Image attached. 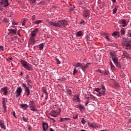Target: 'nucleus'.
<instances>
[{
	"instance_id": "1",
	"label": "nucleus",
	"mask_w": 131,
	"mask_h": 131,
	"mask_svg": "<svg viewBox=\"0 0 131 131\" xmlns=\"http://www.w3.org/2000/svg\"><path fill=\"white\" fill-rule=\"evenodd\" d=\"M49 25H52L54 27H60L63 28V27H66L68 24V21L65 19L59 20L57 23H54L53 21H49L48 23Z\"/></svg>"
},
{
	"instance_id": "2",
	"label": "nucleus",
	"mask_w": 131,
	"mask_h": 131,
	"mask_svg": "<svg viewBox=\"0 0 131 131\" xmlns=\"http://www.w3.org/2000/svg\"><path fill=\"white\" fill-rule=\"evenodd\" d=\"M94 91L97 92L96 95L98 97H101V96H105L106 88L104 85H102L101 88H95Z\"/></svg>"
},
{
	"instance_id": "3",
	"label": "nucleus",
	"mask_w": 131,
	"mask_h": 131,
	"mask_svg": "<svg viewBox=\"0 0 131 131\" xmlns=\"http://www.w3.org/2000/svg\"><path fill=\"white\" fill-rule=\"evenodd\" d=\"M38 33V29L36 28L34 29L30 35V39L29 41L31 42V43H35V36H36V34Z\"/></svg>"
},
{
	"instance_id": "4",
	"label": "nucleus",
	"mask_w": 131,
	"mask_h": 131,
	"mask_svg": "<svg viewBox=\"0 0 131 131\" xmlns=\"http://www.w3.org/2000/svg\"><path fill=\"white\" fill-rule=\"evenodd\" d=\"M61 108L57 107L56 110H52L51 113H50L49 115L52 117H57L58 115H60V113H61Z\"/></svg>"
},
{
	"instance_id": "5",
	"label": "nucleus",
	"mask_w": 131,
	"mask_h": 131,
	"mask_svg": "<svg viewBox=\"0 0 131 131\" xmlns=\"http://www.w3.org/2000/svg\"><path fill=\"white\" fill-rule=\"evenodd\" d=\"M22 88L21 86L18 87L15 92V95L16 98H18L21 96V94H22Z\"/></svg>"
},
{
	"instance_id": "6",
	"label": "nucleus",
	"mask_w": 131,
	"mask_h": 131,
	"mask_svg": "<svg viewBox=\"0 0 131 131\" xmlns=\"http://www.w3.org/2000/svg\"><path fill=\"white\" fill-rule=\"evenodd\" d=\"M8 34L9 35H17V29H9L8 30Z\"/></svg>"
},
{
	"instance_id": "7",
	"label": "nucleus",
	"mask_w": 131,
	"mask_h": 131,
	"mask_svg": "<svg viewBox=\"0 0 131 131\" xmlns=\"http://www.w3.org/2000/svg\"><path fill=\"white\" fill-rule=\"evenodd\" d=\"M7 102H8V98H3L2 105L4 111H7Z\"/></svg>"
},
{
	"instance_id": "8",
	"label": "nucleus",
	"mask_w": 131,
	"mask_h": 131,
	"mask_svg": "<svg viewBox=\"0 0 131 131\" xmlns=\"http://www.w3.org/2000/svg\"><path fill=\"white\" fill-rule=\"evenodd\" d=\"M1 2L3 8H7L10 5L8 0H1Z\"/></svg>"
},
{
	"instance_id": "9",
	"label": "nucleus",
	"mask_w": 131,
	"mask_h": 131,
	"mask_svg": "<svg viewBox=\"0 0 131 131\" xmlns=\"http://www.w3.org/2000/svg\"><path fill=\"white\" fill-rule=\"evenodd\" d=\"M91 64H92V63H91V62H88L84 66H82L81 68L82 71H83V72H85V70H86V69L89 68V67H90V66Z\"/></svg>"
},
{
	"instance_id": "10",
	"label": "nucleus",
	"mask_w": 131,
	"mask_h": 131,
	"mask_svg": "<svg viewBox=\"0 0 131 131\" xmlns=\"http://www.w3.org/2000/svg\"><path fill=\"white\" fill-rule=\"evenodd\" d=\"M82 16L84 17V18H88V17L90 16V11H89V10H84L83 12Z\"/></svg>"
},
{
	"instance_id": "11",
	"label": "nucleus",
	"mask_w": 131,
	"mask_h": 131,
	"mask_svg": "<svg viewBox=\"0 0 131 131\" xmlns=\"http://www.w3.org/2000/svg\"><path fill=\"white\" fill-rule=\"evenodd\" d=\"M42 128L43 130L46 131L48 130V128H49V124L48 123H42Z\"/></svg>"
},
{
	"instance_id": "12",
	"label": "nucleus",
	"mask_w": 131,
	"mask_h": 131,
	"mask_svg": "<svg viewBox=\"0 0 131 131\" xmlns=\"http://www.w3.org/2000/svg\"><path fill=\"white\" fill-rule=\"evenodd\" d=\"M25 93L27 97H29V96H30V89H29V87L25 89Z\"/></svg>"
},
{
	"instance_id": "13",
	"label": "nucleus",
	"mask_w": 131,
	"mask_h": 131,
	"mask_svg": "<svg viewBox=\"0 0 131 131\" xmlns=\"http://www.w3.org/2000/svg\"><path fill=\"white\" fill-rule=\"evenodd\" d=\"M88 126L89 127H92V128H95V127H97V123H88Z\"/></svg>"
},
{
	"instance_id": "14",
	"label": "nucleus",
	"mask_w": 131,
	"mask_h": 131,
	"mask_svg": "<svg viewBox=\"0 0 131 131\" xmlns=\"http://www.w3.org/2000/svg\"><path fill=\"white\" fill-rule=\"evenodd\" d=\"M1 91H2V92L4 93L3 95H4V96H6L7 94H8V87H4L1 89Z\"/></svg>"
},
{
	"instance_id": "15",
	"label": "nucleus",
	"mask_w": 131,
	"mask_h": 131,
	"mask_svg": "<svg viewBox=\"0 0 131 131\" xmlns=\"http://www.w3.org/2000/svg\"><path fill=\"white\" fill-rule=\"evenodd\" d=\"M0 127L5 130L7 129V126H6V125L2 120H0Z\"/></svg>"
},
{
	"instance_id": "16",
	"label": "nucleus",
	"mask_w": 131,
	"mask_h": 131,
	"mask_svg": "<svg viewBox=\"0 0 131 131\" xmlns=\"http://www.w3.org/2000/svg\"><path fill=\"white\" fill-rule=\"evenodd\" d=\"M121 41L124 46H125V45H126L128 42V40H127V39L125 37H123L121 39Z\"/></svg>"
},
{
	"instance_id": "17",
	"label": "nucleus",
	"mask_w": 131,
	"mask_h": 131,
	"mask_svg": "<svg viewBox=\"0 0 131 131\" xmlns=\"http://www.w3.org/2000/svg\"><path fill=\"white\" fill-rule=\"evenodd\" d=\"M69 120H71L69 118H60V122H64L65 121H68Z\"/></svg>"
},
{
	"instance_id": "18",
	"label": "nucleus",
	"mask_w": 131,
	"mask_h": 131,
	"mask_svg": "<svg viewBox=\"0 0 131 131\" xmlns=\"http://www.w3.org/2000/svg\"><path fill=\"white\" fill-rule=\"evenodd\" d=\"M30 110L33 111V112H37V109L35 107V105L31 106L30 107Z\"/></svg>"
},
{
	"instance_id": "19",
	"label": "nucleus",
	"mask_w": 131,
	"mask_h": 131,
	"mask_svg": "<svg viewBox=\"0 0 131 131\" xmlns=\"http://www.w3.org/2000/svg\"><path fill=\"white\" fill-rule=\"evenodd\" d=\"M110 55L111 56V57H112V59H113V58L116 57V54H115V52H114V51L110 52Z\"/></svg>"
},
{
	"instance_id": "20",
	"label": "nucleus",
	"mask_w": 131,
	"mask_h": 131,
	"mask_svg": "<svg viewBox=\"0 0 131 131\" xmlns=\"http://www.w3.org/2000/svg\"><path fill=\"white\" fill-rule=\"evenodd\" d=\"M28 104H29V105H28V107H29V108H30L32 106H34V105H35V103H34V101H33L32 100H30Z\"/></svg>"
},
{
	"instance_id": "21",
	"label": "nucleus",
	"mask_w": 131,
	"mask_h": 131,
	"mask_svg": "<svg viewBox=\"0 0 131 131\" xmlns=\"http://www.w3.org/2000/svg\"><path fill=\"white\" fill-rule=\"evenodd\" d=\"M20 107L23 108L24 110H27L28 108V105H27V104H20Z\"/></svg>"
},
{
	"instance_id": "22",
	"label": "nucleus",
	"mask_w": 131,
	"mask_h": 131,
	"mask_svg": "<svg viewBox=\"0 0 131 131\" xmlns=\"http://www.w3.org/2000/svg\"><path fill=\"white\" fill-rule=\"evenodd\" d=\"M121 24H122V27H125L127 24H126V21H125V19H122L120 21Z\"/></svg>"
},
{
	"instance_id": "23",
	"label": "nucleus",
	"mask_w": 131,
	"mask_h": 131,
	"mask_svg": "<svg viewBox=\"0 0 131 131\" xmlns=\"http://www.w3.org/2000/svg\"><path fill=\"white\" fill-rule=\"evenodd\" d=\"M20 63L22 65V66L23 67H25L26 66H27L28 63V62H27V61L24 60H20Z\"/></svg>"
},
{
	"instance_id": "24",
	"label": "nucleus",
	"mask_w": 131,
	"mask_h": 131,
	"mask_svg": "<svg viewBox=\"0 0 131 131\" xmlns=\"http://www.w3.org/2000/svg\"><path fill=\"white\" fill-rule=\"evenodd\" d=\"M24 68L28 71H30V70H31V67H30V64L29 63H28L25 67H24Z\"/></svg>"
},
{
	"instance_id": "25",
	"label": "nucleus",
	"mask_w": 131,
	"mask_h": 131,
	"mask_svg": "<svg viewBox=\"0 0 131 131\" xmlns=\"http://www.w3.org/2000/svg\"><path fill=\"white\" fill-rule=\"evenodd\" d=\"M77 107L79 109V110H80V111H81L83 109H84V106L81 104H78Z\"/></svg>"
},
{
	"instance_id": "26",
	"label": "nucleus",
	"mask_w": 131,
	"mask_h": 131,
	"mask_svg": "<svg viewBox=\"0 0 131 131\" xmlns=\"http://www.w3.org/2000/svg\"><path fill=\"white\" fill-rule=\"evenodd\" d=\"M110 65L111 66V70H112V71H113V70H115V66H114V65H113L112 61H110Z\"/></svg>"
},
{
	"instance_id": "27",
	"label": "nucleus",
	"mask_w": 131,
	"mask_h": 131,
	"mask_svg": "<svg viewBox=\"0 0 131 131\" xmlns=\"http://www.w3.org/2000/svg\"><path fill=\"white\" fill-rule=\"evenodd\" d=\"M113 36H114L115 37H117L119 36V32H115L112 33Z\"/></svg>"
},
{
	"instance_id": "28",
	"label": "nucleus",
	"mask_w": 131,
	"mask_h": 131,
	"mask_svg": "<svg viewBox=\"0 0 131 131\" xmlns=\"http://www.w3.org/2000/svg\"><path fill=\"white\" fill-rule=\"evenodd\" d=\"M41 23H42V20H37L34 22V24H35V25H38V24H40Z\"/></svg>"
},
{
	"instance_id": "29",
	"label": "nucleus",
	"mask_w": 131,
	"mask_h": 131,
	"mask_svg": "<svg viewBox=\"0 0 131 131\" xmlns=\"http://www.w3.org/2000/svg\"><path fill=\"white\" fill-rule=\"evenodd\" d=\"M74 101L75 102H80V99H79V96L78 95H77L74 98Z\"/></svg>"
},
{
	"instance_id": "30",
	"label": "nucleus",
	"mask_w": 131,
	"mask_h": 131,
	"mask_svg": "<svg viewBox=\"0 0 131 131\" xmlns=\"http://www.w3.org/2000/svg\"><path fill=\"white\" fill-rule=\"evenodd\" d=\"M42 91L43 92V93H45L47 97H48V91L47 90V88L45 87L42 88Z\"/></svg>"
},
{
	"instance_id": "31",
	"label": "nucleus",
	"mask_w": 131,
	"mask_h": 131,
	"mask_svg": "<svg viewBox=\"0 0 131 131\" xmlns=\"http://www.w3.org/2000/svg\"><path fill=\"white\" fill-rule=\"evenodd\" d=\"M82 66V64L80 62H77L75 64V68L77 67H81Z\"/></svg>"
},
{
	"instance_id": "32",
	"label": "nucleus",
	"mask_w": 131,
	"mask_h": 131,
	"mask_svg": "<svg viewBox=\"0 0 131 131\" xmlns=\"http://www.w3.org/2000/svg\"><path fill=\"white\" fill-rule=\"evenodd\" d=\"M112 60H113L114 64H116V63L118 62V58H117L116 57L113 58Z\"/></svg>"
},
{
	"instance_id": "33",
	"label": "nucleus",
	"mask_w": 131,
	"mask_h": 131,
	"mask_svg": "<svg viewBox=\"0 0 131 131\" xmlns=\"http://www.w3.org/2000/svg\"><path fill=\"white\" fill-rule=\"evenodd\" d=\"M124 46H125L126 49H127L128 50H130V49H131V45L128 43V42L127 43H126V45H125Z\"/></svg>"
},
{
	"instance_id": "34",
	"label": "nucleus",
	"mask_w": 131,
	"mask_h": 131,
	"mask_svg": "<svg viewBox=\"0 0 131 131\" xmlns=\"http://www.w3.org/2000/svg\"><path fill=\"white\" fill-rule=\"evenodd\" d=\"M78 73V70L76 69V68H74L73 74V75H75V74H77Z\"/></svg>"
},
{
	"instance_id": "35",
	"label": "nucleus",
	"mask_w": 131,
	"mask_h": 131,
	"mask_svg": "<svg viewBox=\"0 0 131 131\" xmlns=\"http://www.w3.org/2000/svg\"><path fill=\"white\" fill-rule=\"evenodd\" d=\"M67 94L68 95H72V91H71V90L68 89H67Z\"/></svg>"
},
{
	"instance_id": "36",
	"label": "nucleus",
	"mask_w": 131,
	"mask_h": 131,
	"mask_svg": "<svg viewBox=\"0 0 131 131\" xmlns=\"http://www.w3.org/2000/svg\"><path fill=\"white\" fill-rule=\"evenodd\" d=\"M117 68H121V64H120V62H118L115 64Z\"/></svg>"
},
{
	"instance_id": "37",
	"label": "nucleus",
	"mask_w": 131,
	"mask_h": 131,
	"mask_svg": "<svg viewBox=\"0 0 131 131\" xmlns=\"http://www.w3.org/2000/svg\"><path fill=\"white\" fill-rule=\"evenodd\" d=\"M103 74L104 75H109V74H110V73L108 70H105L103 72Z\"/></svg>"
},
{
	"instance_id": "38",
	"label": "nucleus",
	"mask_w": 131,
	"mask_h": 131,
	"mask_svg": "<svg viewBox=\"0 0 131 131\" xmlns=\"http://www.w3.org/2000/svg\"><path fill=\"white\" fill-rule=\"evenodd\" d=\"M78 118V114H74L73 115V119H77Z\"/></svg>"
},
{
	"instance_id": "39",
	"label": "nucleus",
	"mask_w": 131,
	"mask_h": 131,
	"mask_svg": "<svg viewBox=\"0 0 131 131\" xmlns=\"http://www.w3.org/2000/svg\"><path fill=\"white\" fill-rule=\"evenodd\" d=\"M118 8V7H117V6H115V8L113 10V14H115V13H116V12H117Z\"/></svg>"
},
{
	"instance_id": "40",
	"label": "nucleus",
	"mask_w": 131,
	"mask_h": 131,
	"mask_svg": "<svg viewBox=\"0 0 131 131\" xmlns=\"http://www.w3.org/2000/svg\"><path fill=\"white\" fill-rule=\"evenodd\" d=\"M82 35V32L81 31H78L77 32V36H81Z\"/></svg>"
},
{
	"instance_id": "41",
	"label": "nucleus",
	"mask_w": 131,
	"mask_h": 131,
	"mask_svg": "<svg viewBox=\"0 0 131 131\" xmlns=\"http://www.w3.org/2000/svg\"><path fill=\"white\" fill-rule=\"evenodd\" d=\"M39 50H41L43 49V43H42L39 45Z\"/></svg>"
},
{
	"instance_id": "42",
	"label": "nucleus",
	"mask_w": 131,
	"mask_h": 131,
	"mask_svg": "<svg viewBox=\"0 0 131 131\" xmlns=\"http://www.w3.org/2000/svg\"><path fill=\"white\" fill-rule=\"evenodd\" d=\"M21 85L23 88H24L25 89H27V88H29L26 86V83H22Z\"/></svg>"
},
{
	"instance_id": "43",
	"label": "nucleus",
	"mask_w": 131,
	"mask_h": 131,
	"mask_svg": "<svg viewBox=\"0 0 131 131\" xmlns=\"http://www.w3.org/2000/svg\"><path fill=\"white\" fill-rule=\"evenodd\" d=\"M49 119H50L51 120H52L53 123H55L56 122V120H55V119L53 118H51L50 117H48Z\"/></svg>"
},
{
	"instance_id": "44",
	"label": "nucleus",
	"mask_w": 131,
	"mask_h": 131,
	"mask_svg": "<svg viewBox=\"0 0 131 131\" xmlns=\"http://www.w3.org/2000/svg\"><path fill=\"white\" fill-rule=\"evenodd\" d=\"M96 99V97L93 95H90V100H95Z\"/></svg>"
},
{
	"instance_id": "45",
	"label": "nucleus",
	"mask_w": 131,
	"mask_h": 131,
	"mask_svg": "<svg viewBox=\"0 0 131 131\" xmlns=\"http://www.w3.org/2000/svg\"><path fill=\"white\" fill-rule=\"evenodd\" d=\"M121 34H125V31L124 30V29H123V28L121 29Z\"/></svg>"
},
{
	"instance_id": "46",
	"label": "nucleus",
	"mask_w": 131,
	"mask_h": 131,
	"mask_svg": "<svg viewBox=\"0 0 131 131\" xmlns=\"http://www.w3.org/2000/svg\"><path fill=\"white\" fill-rule=\"evenodd\" d=\"M81 122L82 124H85V122H86V121H85L84 118H83L81 121Z\"/></svg>"
},
{
	"instance_id": "47",
	"label": "nucleus",
	"mask_w": 131,
	"mask_h": 131,
	"mask_svg": "<svg viewBox=\"0 0 131 131\" xmlns=\"http://www.w3.org/2000/svg\"><path fill=\"white\" fill-rule=\"evenodd\" d=\"M3 10H4V8H3V6H2V2L0 1V11H1V12H2Z\"/></svg>"
},
{
	"instance_id": "48",
	"label": "nucleus",
	"mask_w": 131,
	"mask_h": 131,
	"mask_svg": "<svg viewBox=\"0 0 131 131\" xmlns=\"http://www.w3.org/2000/svg\"><path fill=\"white\" fill-rule=\"evenodd\" d=\"M105 38L108 41H110V39L109 38V36L108 35V34L105 35Z\"/></svg>"
},
{
	"instance_id": "49",
	"label": "nucleus",
	"mask_w": 131,
	"mask_h": 131,
	"mask_svg": "<svg viewBox=\"0 0 131 131\" xmlns=\"http://www.w3.org/2000/svg\"><path fill=\"white\" fill-rule=\"evenodd\" d=\"M23 119L25 122H27L28 121V119L23 117Z\"/></svg>"
},
{
	"instance_id": "50",
	"label": "nucleus",
	"mask_w": 131,
	"mask_h": 131,
	"mask_svg": "<svg viewBox=\"0 0 131 131\" xmlns=\"http://www.w3.org/2000/svg\"><path fill=\"white\" fill-rule=\"evenodd\" d=\"M53 109H54L53 110H57V108H59V106L55 105H53Z\"/></svg>"
},
{
	"instance_id": "51",
	"label": "nucleus",
	"mask_w": 131,
	"mask_h": 131,
	"mask_svg": "<svg viewBox=\"0 0 131 131\" xmlns=\"http://www.w3.org/2000/svg\"><path fill=\"white\" fill-rule=\"evenodd\" d=\"M80 24H81V25H85V21L84 20H82L80 23Z\"/></svg>"
},
{
	"instance_id": "52",
	"label": "nucleus",
	"mask_w": 131,
	"mask_h": 131,
	"mask_svg": "<svg viewBox=\"0 0 131 131\" xmlns=\"http://www.w3.org/2000/svg\"><path fill=\"white\" fill-rule=\"evenodd\" d=\"M12 114L14 116V117H15V118H17V116H16V113L15 112V111H13L12 113Z\"/></svg>"
},
{
	"instance_id": "53",
	"label": "nucleus",
	"mask_w": 131,
	"mask_h": 131,
	"mask_svg": "<svg viewBox=\"0 0 131 131\" xmlns=\"http://www.w3.org/2000/svg\"><path fill=\"white\" fill-rule=\"evenodd\" d=\"M56 61L57 64H61V61L59 60L58 58H56Z\"/></svg>"
},
{
	"instance_id": "54",
	"label": "nucleus",
	"mask_w": 131,
	"mask_h": 131,
	"mask_svg": "<svg viewBox=\"0 0 131 131\" xmlns=\"http://www.w3.org/2000/svg\"><path fill=\"white\" fill-rule=\"evenodd\" d=\"M3 21L5 22V23H8V18H4Z\"/></svg>"
},
{
	"instance_id": "55",
	"label": "nucleus",
	"mask_w": 131,
	"mask_h": 131,
	"mask_svg": "<svg viewBox=\"0 0 131 131\" xmlns=\"http://www.w3.org/2000/svg\"><path fill=\"white\" fill-rule=\"evenodd\" d=\"M25 79L26 80H28V79H29V76L28 75H26L25 77Z\"/></svg>"
},
{
	"instance_id": "56",
	"label": "nucleus",
	"mask_w": 131,
	"mask_h": 131,
	"mask_svg": "<svg viewBox=\"0 0 131 131\" xmlns=\"http://www.w3.org/2000/svg\"><path fill=\"white\" fill-rule=\"evenodd\" d=\"M26 81H27V83L28 82V83H31V82H32L30 80V79H28V80H26Z\"/></svg>"
},
{
	"instance_id": "57",
	"label": "nucleus",
	"mask_w": 131,
	"mask_h": 131,
	"mask_svg": "<svg viewBox=\"0 0 131 131\" xmlns=\"http://www.w3.org/2000/svg\"><path fill=\"white\" fill-rule=\"evenodd\" d=\"M29 1L32 3V4H34V3H35V2L36 1V0H29Z\"/></svg>"
},
{
	"instance_id": "58",
	"label": "nucleus",
	"mask_w": 131,
	"mask_h": 131,
	"mask_svg": "<svg viewBox=\"0 0 131 131\" xmlns=\"http://www.w3.org/2000/svg\"><path fill=\"white\" fill-rule=\"evenodd\" d=\"M12 25H17V24L14 21V20H12Z\"/></svg>"
},
{
	"instance_id": "59",
	"label": "nucleus",
	"mask_w": 131,
	"mask_h": 131,
	"mask_svg": "<svg viewBox=\"0 0 131 131\" xmlns=\"http://www.w3.org/2000/svg\"><path fill=\"white\" fill-rule=\"evenodd\" d=\"M85 98L86 99H87L88 100H90V95H89V96L85 95Z\"/></svg>"
},
{
	"instance_id": "60",
	"label": "nucleus",
	"mask_w": 131,
	"mask_h": 131,
	"mask_svg": "<svg viewBox=\"0 0 131 131\" xmlns=\"http://www.w3.org/2000/svg\"><path fill=\"white\" fill-rule=\"evenodd\" d=\"M90 37H91L90 36H88L86 38L87 40H89V41H91V40Z\"/></svg>"
},
{
	"instance_id": "61",
	"label": "nucleus",
	"mask_w": 131,
	"mask_h": 131,
	"mask_svg": "<svg viewBox=\"0 0 131 131\" xmlns=\"http://www.w3.org/2000/svg\"><path fill=\"white\" fill-rule=\"evenodd\" d=\"M0 50H1V51H4V47L3 46H0Z\"/></svg>"
},
{
	"instance_id": "62",
	"label": "nucleus",
	"mask_w": 131,
	"mask_h": 131,
	"mask_svg": "<svg viewBox=\"0 0 131 131\" xmlns=\"http://www.w3.org/2000/svg\"><path fill=\"white\" fill-rule=\"evenodd\" d=\"M32 20H35V15H33L32 17Z\"/></svg>"
},
{
	"instance_id": "63",
	"label": "nucleus",
	"mask_w": 131,
	"mask_h": 131,
	"mask_svg": "<svg viewBox=\"0 0 131 131\" xmlns=\"http://www.w3.org/2000/svg\"><path fill=\"white\" fill-rule=\"evenodd\" d=\"M22 26H25V20H24L22 23Z\"/></svg>"
},
{
	"instance_id": "64",
	"label": "nucleus",
	"mask_w": 131,
	"mask_h": 131,
	"mask_svg": "<svg viewBox=\"0 0 131 131\" xmlns=\"http://www.w3.org/2000/svg\"><path fill=\"white\" fill-rule=\"evenodd\" d=\"M49 131H54V129H53L52 128H50Z\"/></svg>"
}]
</instances>
